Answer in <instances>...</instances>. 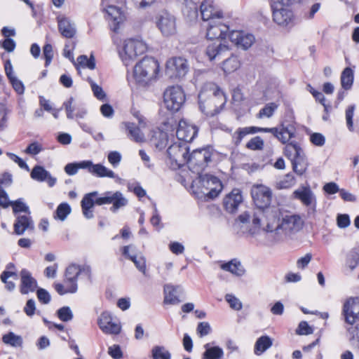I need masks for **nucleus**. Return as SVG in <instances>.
Returning a JSON list of instances; mask_svg holds the SVG:
<instances>
[{"label":"nucleus","instance_id":"nucleus-1","mask_svg":"<svg viewBox=\"0 0 359 359\" xmlns=\"http://www.w3.org/2000/svg\"><path fill=\"white\" fill-rule=\"evenodd\" d=\"M206 28V37L209 40L217 41L208 46L206 55L210 60L220 59L229 50L228 46L222 43L219 39H224L227 36L229 27L220 22L219 20L209 22L203 25Z\"/></svg>","mask_w":359,"mask_h":359},{"label":"nucleus","instance_id":"nucleus-2","mask_svg":"<svg viewBox=\"0 0 359 359\" xmlns=\"http://www.w3.org/2000/svg\"><path fill=\"white\" fill-rule=\"evenodd\" d=\"M279 214L280 212L277 211L271 212L270 217H267L266 225L264 229L266 231L278 233L281 230L287 233L298 231L302 228L304 222L299 215H285L280 220Z\"/></svg>","mask_w":359,"mask_h":359},{"label":"nucleus","instance_id":"nucleus-3","mask_svg":"<svg viewBox=\"0 0 359 359\" xmlns=\"http://www.w3.org/2000/svg\"><path fill=\"white\" fill-rule=\"evenodd\" d=\"M205 97V92L201 91L198 95V104L200 110L208 116L219 114L226 102L224 93L218 87L207 100H204Z\"/></svg>","mask_w":359,"mask_h":359},{"label":"nucleus","instance_id":"nucleus-4","mask_svg":"<svg viewBox=\"0 0 359 359\" xmlns=\"http://www.w3.org/2000/svg\"><path fill=\"white\" fill-rule=\"evenodd\" d=\"M158 73L159 64L151 57H144L133 68V76L138 83H148L156 79Z\"/></svg>","mask_w":359,"mask_h":359},{"label":"nucleus","instance_id":"nucleus-5","mask_svg":"<svg viewBox=\"0 0 359 359\" xmlns=\"http://www.w3.org/2000/svg\"><path fill=\"white\" fill-rule=\"evenodd\" d=\"M284 153L290 160L292 170L299 176L303 175L309 167L308 160L305 153L299 143L291 142L285 145Z\"/></svg>","mask_w":359,"mask_h":359},{"label":"nucleus","instance_id":"nucleus-6","mask_svg":"<svg viewBox=\"0 0 359 359\" xmlns=\"http://www.w3.org/2000/svg\"><path fill=\"white\" fill-rule=\"evenodd\" d=\"M251 196L256 207L259 210L260 214L267 220L273 210H270L272 200V191L266 185L255 184L251 189Z\"/></svg>","mask_w":359,"mask_h":359},{"label":"nucleus","instance_id":"nucleus-7","mask_svg":"<svg viewBox=\"0 0 359 359\" xmlns=\"http://www.w3.org/2000/svg\"><path fill=\"white\" fill-rule=\"evenodd\" d=\"M214 149L211 146L194 150L189 154L187 163L193 172L201 175L212 161Z\"/></svg>","mask_w":359,"mask_h":359},{"label":"nucleus","instance_id":"nucleus-8","mask_svg":"<svg viewBox=\"0 0 359 359\" xmlns=\"http://www.w3.org/2000/svg\"><path fill=\"white\" fill-rule=\"evenodd\" d=\"M147 50V44L141 41L129 39L125 41L120 56L126 66L130 65L136 58Z\"/></svg>","mask_w":359,"mask_h":359},{"label":"nucleus","instance_id":"nucleus-9","mask_svg":"<svg viewBox=\"0 0 359 359\" xmlns=\"http://www.w3.org/2000/svg\"><path fill=\"white\" fill-rule=\"evenodd\" d=\"M186 97L183 89L178 86L168 88L163 94L166 108L172 111H178L183 106Z\"/></svg>","mask_w":359,"mask_h":359},{"label":"nucleus","instance_id":"nucleus-10","mask_svg":"<svg viewBox=\"0 0 359 359\" xmlns=\"http://www.w3.org/2000/svg\"><path fill=\"white\" fill-rule=\"evenodd\" d=\"M189 147L186 142L177 140L167 149V154L172 165L180 168L187 162Z\"/></svg>","mask_w":359,"mask_h":359},{"label":"nucleus","instance_id":"nucleus-11","mask_svg":"<svg viewBox=\"0 0 359 359\" xmlns=\"http://www.w3.org/2000/svg\"><path fill=\"white\" fill-rule=\"evenodd\" d=\"M271 7L273 21L277 25L283 28H291L295 25V16L291 9L276 3L271 4Z\"/></svg>","mask_w":359,"mask_h":359},{"label":"nucleus","instance_id":"nucleus-12","mask_svg":"<svg viewBox=\"0 0 359 359\" xmlns=\"http://www.w3.org/2000/svg\"><path fill=\"white\" fill-rule=\"evenodd\" d=\"M105 204H112L110 210L112 212H116L118 210L128 204V200L118 191L115 192L107 191L101 195L98 194V197H96V205H102Z\"/></svg>","mask_w":359,"mask_h":359},{"label":"nucleus","instance_id":"nucleus-13","mask_svg":"<svg viewBox=\"0 0 359 359\" xmlns=\"http://www.w3.org/2000/svg\"><path fill=\"white\" fill-rule=\"evenodd\" d=\"M156 24L164 36H170L177 33L176 18L167 11H162L158 14Z\"/></svg>","mask_w":359,"mask_h":359},{"label":"nucleus","instance_id":"nucleus-14","mask_svg":"<svg viewBox=\"0 0 359 359\" xmlns=\"http://www.w3.org/2000/svg\"><path fill=\"white\" fill-rule=\"evenodd\" d=\"M100 329L107 334H118L121 325L118 319H114L109 311H103L97 320Z\"/></svg>","mask_w":359,"mask_h":359},{"label":"nucleus","instance_id":"nucleus-15","mask_svg":"<svg viewBox=\"0 0 359 359\" xmlns=\"http://www.w3.org/2000/svg\"><path fill=\"white\" fill-rule=\"evenodd\" d=\"M294 198L299 200L302 203L308 207V215H315L316 212V197L309 187H302L293 192Z\"/></svg>","mask_w":359,"mask_h":359},{"label":"nucleus","instance_id":"nucleus-16","mask_svg":"<svg viewBox=\"0 0 359 359\" xmlns=\"http://www.w3.org/2000/svg\"><path fill=\"white\" fill-rule=\"evenodd\" d=\"M167 71L170 76L182 78L186 76L189 70L188 61L182 57H172L167 62Z\"/></svg>","mask_w":359,"mask_h":359},{"label":"nucleus","instance_id":"nucleus-17","mask_svg":"<svg viewBox=\"0 0 359 359\" xmlns=\"http://www.w3.org/2000/svg\"><path fill=\"white\" fill-rule=\"evenodd\" d=\"M79 170L87 169L92 175L97 177L115 178L116 175L114 171L108 169L100 163L93 164L92 161L86 160L77 162Z\"/></svg>","mask_w":359,"mask_h":359},{"label":"nucleus","instance_id":"nucleus-18","mask_svg":"<svg viewBox=\"0 0 359 359\" xmlns=\"http://www.w3.org/2000/svg\"><path fill=\"white\" fill-rule=\"evenodd\" d=\"M198 132V128L192 124H189L184 121H180L176 131L177 139L182 142H191L197 136Z\"/></svg>","mask_w":359,"mask_h":359},{"label":"nucleus","instance_id":"nucleus-19","mask_svg":"<svg viewBox=\"0 0 359 359\" xmlns=\"http://www.w3.org/2000/svg\"><path fill=\"white\" fill-rule=\"evenodd\" d=\"M200 11L202 20L208 23L215 20H221L223 18V13L216 8L212 1H203L200 6Z\"/></svg>","mask_w":359,"mask_h":359},{"label":"nucleus","instance_id":"nucleus-20","mask_svg":"<svg viewBox=\"0 0 359 359\" xmlns=\"http://www.w3.org/2000/svg\"><path fill=\"white\" fill-rule=\"evenodd\" d=\"M230 41L238 48L248 49L255 41V36L243 31L233 30L228 35Z\"/></svg>","mask_w":359,"mask_h":359},{"label":"nucleus","instance_id":"nucleus-21","mask_svg":"<svg viewBox=\"0 0 359 359\" xmlns=\"http://www.w3.org/2000/svg\"><path fill=\"white\" fill-rule=\"evenodd\" d=\"M202 184L203 187H207L209 191L206 196L210 198H216L222 189V184L219 179L215 176L206 175L202 179Z\"/></svg>","mask_w":359,"mask_h":359},{"label":"nucleus","instance_id":"nucleus-22","mask_svg":"<svg viewBox=\"0 0 359 359\" xmlns=\"http://www.w3.org/2000/svg\"><path fill=\"white\" fill-rule=\"evenodd\" d=\"M243 201L242 192L239 189H233L223 201L225 210L231 213L236 212Z\"/></svg>","mask_w":359,"mask_h":359},{"label":"nucleus","instance_id":"nucleus-23","mask_svg":"<svg viewBox=\"0 0 359 359\" xmlns=\"http://www.w3.org/2000/svg\"><path fill=\"white\" fill-rule=\"evenodd\" d=\"M37 287V281L32 276L31 273L23 269L20 271V291L22 294H27L35 291Z\"/></svg>","mask_w":359,"mask_h":359},{"label":"nucleus","instance_id":"nucleus-24","mask_svg":"<svg viewBox=\"0 0 359 359\" xmlns=\"http://www.w3.org/2000/svg\"><path fill=\"white\" fill-rule=\"evenodd\" d=\"M30 176L37 182H46L50 187H54L57 182V179L41 165H35L31 172Z\"/></svg>","mask_w":359,"mask_h":359},{"label":"nucleus","instance_id":"nucleus-25","mask_svg":"<svg viewBox=\"0 0 359 359\" xmlns=\"http://www.w3.org/2000/svg\"><path fill=\"white\" fill-rule=\"evenodd\" d=\"M15 217L16 219L13 224L15 234L22 235L25 231L34 229V222L30 215H15Z\"/></svg>","mask_w":359,"mask_h":359},{"label":"nucleus","instance_id":"nucleus-26","mask_svg":"<svg viewBox=\"0 0 359 359\" xmlns=\"http://www.w3.org/2000/svg\"><path fill=\"white\" fill-rule=\"evenodd\" d=\"M57 22L59 32L63 37L72 39L75 36L76 32V27L68 18L58 16Z\"/></svg>","mask_w":359,"mask_h":359},{"label":"nucleus","instance_id":"nucleus-27","mask_svg":"<svg viewBox=\"0 0 359 359\" xmlns=\"http://www.w3.org/2000/svg\"><path fill=\"white\" fill-rule=\"evenodd\" d=\"M280 127L283 136L285 138L283 139V144H286L290 139L295 137L296 122L292 115L290 116L289 118L284 119Z\"/></svg>","mask_w":359,"mask_h":359},{"label":"nucleus","instance_id":"nucleus-28","mask_svg":"<svg viewBox=\"0 0 359 359\" xmlns=\"http://www.w3.org/2000/svg\"><path fill=\"white\" fill-rule=\"evenodd\" d=\"M182 12L184 17L189 21L194 20L198 16V6L192 0H184Z\"/></svg>","mask_w":359,"mask_h":359},{"label":"nucleus","instance_id":"nucleus-29","mask_svg":"<svg viewBox=\"0 0 359 359\" xmlns=\"http://www.w3.org/2000/svg\"><path fill=\"white\" fill-rule=\"evenodd\" d=\"M273 345V339L268 335H262L257 338L254 346V353L256 355H262Z\"/></svg>","mask_w":359,"mask_h":359},{"label":"nucleus","instance_id":"nucleus-30","mask_svg":"<svg viewBox=\"0 0 359 359\" xmlns=\"http://www.w3.org/2000/svg\"><path fill=\"white\" fill-rule=\"evenodd\" d=\"M80 274L79 265L76 264L69 265L65 272V283L71 285H77L78 277Z\"/></svg>","mask_w":359,"mask_h":359},{"label":"nucleus","instance_id":"nucleus-31","mask_svg":"<svg viewBox=\"0 0 359 359\" xmlns=\"http://www.w3.org/2000/svg\"><path fill=\"white\" fill-rule=\"evenodd\" d=\"M151 142L156 149L162 150L167 147L169 142V135L168 133L158 130L154 133Z\"/></svg>","mask_w":359,"mask_h":359},{"label":"nucleus","instance_id":"nucleus-32","mask_svg":"<svg viewBox=\"0 0 359 359\" xmlns=\"http://www.w3.org/2000/svg\"><path fill=\"white\" fill-rule=\"evenodd\" d=\"M257 133V126L238 128L232 135V143L238 146L248 135Z\"/></svg>","mask_w":359,"mask_h":359},{"label":"nucleus","instance_id":"nucleus-33","mask_svg":"<svg viewBox=\"0 0 359 359\" xmlns=\"http://www.w3.org/2000/svg\"><path fill=\"white\" fill-rule=\"evenodd\" d=\"M126 130L128 131V136L136 142H142L144 140V135L141 131L140 127L134 123H124Z\"/></svg>","mask_w":359,"mask_h":359},{"label":"nucleus","instance_id":"nucleus-34","mask_svg":"<svg viewBox=\"0 0 359 359\" xmlns=\"http://www.w3.org/2000/svg\"><path fill=\"white\" fill-rule=\"evenodd\" d=\"M221 268L223 270L229 271L237 276H243L245 271L241 262L236 259H233L227 263L222 264L221 265Z\"/></svg>","mask_w":359,"mask_h":359},{"label":"nucleus","instance_id":"nucleus-35","mask_svg":"<svg viewBox=\"0 0 359 359\" xmlns=\"http://www.w3.org/2000/svg\"><path fill=\"white\" fill-rule=\"evenodd\" d=\"M205 351L202 355V359H222L224 356V351L219 346H210L208 343L204 345Z\"/></svg>","mask_w":359,"mask_h":359},{"label":"nucleus","instance_id":"nucleus-36","mask_svg":"<svg viewBox=\"0 0 359 359\" xmlns=\"http://www.w3.org/2000/svg\"><path fill=\"white\" fill-rule=\"evenodd\" d=\"M296 183V179L293 174L287 173L283 178L276 181L275 188L278 190L287 189L292 187Z\"/></svg>","mask_w":359,"mask_h":359},{"label":"nucleus","instance_id":"nucleus-37","mask_svg":"<svg viewBox=\"0 0 359 359\" xmlns=\"http://www.w3.org/2000/svg\"><path fill=\"white\" fill-rule=\"evenodd\" d=\"M353 79V71L350 67H346L341 75V84L344 90H347L351 88Z\"/></svg>","mask_w":359,"mask_h":359},{"label":"nucleus","instance_id":"nucleus-38","mask_svg":"<svg viewBox=\"0 0 359 359\" xmlns=\"http://www.w3.org/2000/svg\"><path fill=\"white\" fill-rule=\"evenodd\" d=\"M241 66V62L236 56L232 55L225 60L222 69L226 74H230L237 70Z\"/></svg>","mask_w":359,"mask_h":359},{"label":"nucleus","instance_id":"nucleus-39","mask_svg":"<svg viewBox=\"0 0 359 359\" xmlns=\"http://www.w3.org/2000/svg\"><path fill=\"white\" fill-rule=\"evenodd\" d=\"M2 341L12 347H21L23 340L21 336L15 334L13 332H9L2 337Z\"/></svg>","mask_w":359,"mask_h":359},{"label":"nucleus","instance_id":"nucleus-40","mask_svg":"<svg viewBox=\"0 0 359 359\" xmlns=\"http://www.w3.org/2000/svg\"><path fill=\"white\" fill-rule=\"evenodd\" d=\"M11 205L13 208L14 215H20L19 213L24 212L25 215H31L29 206L24 203L23 198H18L15 201H11Z\"/></svg>","mask_w":359,"mask_h":359},{"label":"nucleus","instance_id":"nucleus-41","mask_svg":"<svg viewBox=\"0 0 359 359\" xmlns=\"http://www.w3.org/2000/svg\"><path fill=\"white\" fill-rule=\"evenodd\" d=\"M96 197H98L97 191L85 194L81 202L82 210H90L94 205H96Z\"/></svg>","mask_w":359,"mask_h":359},{"label":"nucleus","instance_id":"nucleus-42","mask_svg":"<svg viewBox=\"0 0 359 359\" xmlns=\"http://www.w3.org/2000/svg\"><path fill=\"white\" fill-rule=\"evenodd\" d=\"M164 303L166 304H177L180 302L178 297L175 294V290L172 285L164 287Z\"/></svg>","mask_w":359,"mask_h":359},{"label":"nucleus","instance_id":"nucleus-43","mask_svg":"<svg viewBox=\"0 0 359 359\" xmlns=\"http://www.w3.org/2000/svg\"><path fill=\"white\" fill-rule=\"evenodd\" d=\"M10 277L17 278V273L15 271H4L1 276V280L5 284V287L7 290L12 292L15 288V284L13 281H10L8 279Z\"/></svg>","mask_w":359,"mask_h":359},{"label":"nucleus","instance_id":"nucleus-44","mask_svg":"<svg viewBox=\"0 0 359 359\" xmlns=\"http://www.w3.org/2000/svg\"><path fill=\"white\" fill-rule=\"evenodd\" d=\"M346 266L351 270H354L359 264V252L353 248L346 255Z\"/></svg>","mask_w":359,"mask_h":359},{"label":"nucleus","instance_id":"nucleus-45","mask_svg":"<svg viewBox=\"0 0 359 359\" xmlns=\"http://www.w3.org/2000/svg\"><path fill=\"white\" fill-rule=\"evenodd\" d=\"M152 359H171V353L163 346H155L151 349Z\"/></svg>","mask_w":359,"mask_h":359},{"label":"nucleus","instance_id":"nucleus-46","mask_svg":"<svg viewBox=\"0 0 359 359\" xmlns=\"http://www.w3.org/2000/svg\"><path fill=\"white\" fill-rule=\"evenodd\" d=\"M75 65L76 66L78 71V65L81 66L82 67H87L93 70L95 68V60L93 55L88 58L86 55H81L77 57V65L75 64Z\"/></svg>","mask_w":359,"mask_h":359},{"label":"nucleus","instance_id":"nucleus-47","mask_svg":"<svg viewBox=\"0 0 359 359\" xmlns=\"http://www.w3.org/2000/svg\"><path fill=\"white\" fill-rule=\"evenodd\" d=\"M66 287H65L62 283H57L54 284V288L55 291L60 295H64L67 293H75L78 290V285L74 284V285H71L69 284H65Z\"/></svg>","mask_w":359,"mask_h":359},{"label":"nucleus","instance_id":"nucleus-48","mask_svg":"<svg viewBox=\"0 0 359 359\" xmlns=\"http://www.w3.org/2000/svg\"><path fill=\"white\" fill-rule=\"evenodd\" d=\"M278 104L275 102L266 104L259 112V116L270 118L273 116L275 111L278 109Z\"/></svg>","mask_w":359,"mask_h":359},{"label":"nucleus","instance_id":"nucleus-49","mask_svg":"<svg viewBox=\"0 0 359 359\" xmlns=\"http://www.w3.org/2000/svg\"><path fill=\"white\" fill-rule=\"evenodd\" d=\"M264 142L261 137L256 136L251 138L246 144V147L250 150H262Z\"/></svg>","mask_w":359,"mask_h":359},{"label":"nucleus","instance_id":"nucleus-50","mask_svg":"<svg viewBox=\"0 0 359 359\" xmlns=\"http://www.w3.org/2000/svg\"><path fill=\"white\" fill-rule=\"evenodd\" d=\"M58 318L63 322H68L72 320L74 316L69 306H62L57 311Z\"/></svg>","mask_w":359,"mask_h":359},{"label":"nucleus","instance_id":"nucleus-51","mask_svg":"<svg viewBox=\"0 0 359 359\" xmlns=\"http://www.w3.org/2000/svg\"><path fill=\"white\" fill-rule=\"evenodd\" d=\"M57 217L62 221L65 220L71 212V207L67 203H60L56 209Z\"/></svg>","mask_w":359,"mask_h":359},{"label":"nucleus","instance_id":"nucleus-52","mask_svg":"<svg viewBox=\"0 0 359 359\" xmlns=\"http://www.w3.org/2000/svg\"><path fill=\"white\" fill-rule=\"evenodd\" d=\"M257 133H270L273 134V135L276 137L280 142L283 143V139H285L283 136V133H281L280 127H275V128H261L257 127Z\"/></svg>","mask_w":359,"mask_h":359},{"label":"nucleus","instance_id":"nucleus-53","mask_svg":"<svg viewBox=\"0 0 359 359\" xmlns=\"http://www.w3.org/2000/svg\"><path fill=\"white\" fill-rule=\"evenodd\" d=\"M355 109V104H351V105H349L347 107V109H346V126H347L348 130L351 132L354 131L353 118L354 116Z\"/></svg>","mask_w":359,"mask_h":359},{"label":"nucleus","instance_id":"nucleus-54","mask_svg":"<svg viewBox=\"0 0 359 359\" xmlns=\"http://www.w3.org/2000/svg\"><path fill=\"white\" fill-rule=\"evenodd\" d=\"M8 112L6 105L0 102V131L4 130L7 127Z\"/></svg>","mask_w":359,"mask_h":359},{"label":"nucleus","instance_id":"nucleus-55","mask_svg":"<svg viewBox=\"0 0 359 359\" xmlns=\"http://www.w3.org/2000/svg\"><path fill=\"white\" fill-rule=\"evenodd\" d=\"M91 89L93 92L94 96L99 100L104 101L106 99V94L104 92L102 88L96 84L92 79H89Z\"/></svg>","mask_w":359,"mask_h":359},{"label":"nucleus","instance_id":"nucleus-56","mask_svg":"<svg viewBox=\"0 0 359 359\" xmlns=\"http://www.w3.org/2000/svg\"><path fill=\"white\" fill-rule=\"evenodd\" d=\"M212 331L211 327L208 322H200L196 327V332L199 337H203L209 334Z\"/></svg>","mask_w":359,"mask_h":359},{"label":"nucleus","instance_id":"nucleus-57","mask_svg":"<svg viewBox=\"0 0 359 359\" xmlns=\"http://www.w3.org/2000/svg\"><path fill=\"white\" fill-rule=\"evenodd\" d=\"M43 55L45 58V66L48 67L53 57V46L50 43H46L43 47Z\"/></svg>","mask_w":359,"mask_h":359},{"label":"nucleus","instance_id":"nucleus-58","mask_svg":"<svg viewBox=\"0 0 359 359\" xmlns=\"http://www.w3.org/2000/svg\"><path fill=\"white\" fill-rule=\"evenodd\" d=\"M313 332V329L308 324L306 321H302L299 323L297 330L296 334L299 335H308Z\"/></svg>","mask_w":359,"mask_h":359},{"label":"nucleus","instance_id":"nucleus-59","mask_svg":"<svg viewBox=\"0 0 359 359\" xmlns=\"http://www.w3.org/2000/svg\"><path fill=\"white\" fill-rule=\"evenodd\" d=\"M226 301L229 304L231 308L239 311L242 309V304L240 300L231 294H227L225 296Z\"/></svg>","mask_w":359,"mask_h":359},{"label":"nucleus","instance_id":"nucleus-60","mask_svg":"<svg viewBox=\"0 0 359 359\" xmlns=\"http://www.w3.org/2000/svg\"><path fill=\"white\" fill-rule=\"evenodd\" d=\"M8 80L11 83L13 88L18 94L22 95L24 93L25 86L21 81H20L16 76Z\"/></svg>","mask_w":359,"mask_h":359},{"label":"nucleus","instance_id":"nucleus-61","mask_svg":"<svg viewBox=\"0 0 359 359\" xmlns=\"http://www.w3.org/2000/svg\"><path fill=\"white\" fill-rule=\"evenodd\" d=\"M0 46L8 53L13 52L16 46L15 41L11 38H6L0 41Z\"/></svg>","mask_w":359,"mask_h":359},{"label":"nucleus","instance_id":"nucleus-62","mask_svg":"<svg viewBox=\"0 0 359 359\" xmlns=\"http://www.w3.org/2000/svg\"><path fill=\"white\" fill-rule=\"evenodd\" d=\"M36 294L39 301L42 304H47L50 302V295L46 290L39 288L36 291Z\"/></svg>","mask_w":359,"mask_h":359},{"label":"nucleus","instance_id":"nucleus-63","mask_svg":"<svg viewBox=\"0 0 359 359\" xmlns=\"http://www.w3.org/2000/svg\"><path fill=\"white\" fill-rule=\"evenodd\" d=\"M337 226L341 229L348 227L351 224L349 215L347 214H339L337 217Z\"/></svg>","mask_w":359,"mask_h":359},{"label":"nucleus","instance_id":"nucleus-64","mask_svg":"<svg viewBox=\"0 0 359 359\" xmlns=\"http://www.w3.org/2000/svg\"><path fill=\"white\" fill-rule=\"evenodd\" d=\"M310 141L316 146L322 147L325 143V138L321 133H314L310 136Z\"/></svg>","mask_w":359,"mask_h":359}]
</instances>
